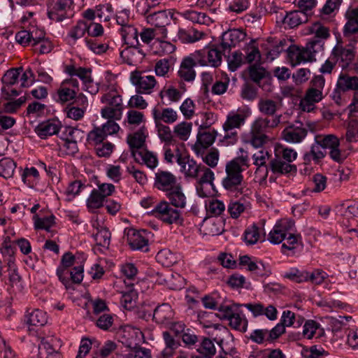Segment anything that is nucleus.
Here are the masks:
<instances>
[{
    "label": "nucleus",
    "instance_id": "a19ab883",
    "mask_svg": "<svg viewBox=\"0 0 358 358\" xmlns=\"http://www.w3.org/2000/svg\"><path fill=\"white\" fill-rule=\"evenodd\" d=\"M172 57L164 58L157 61L155 66V71L157 76L167 77L169 72L172 69Z\"/></svg>",
    "mask_w": 358,
    "mask_h": 358
},
{
    "label": "nucleus",
    "instance_id": "3c124183",
    "mask_svg": "<svg viewBox=\"0 0 358 358\" xmlns=\"http://www.w3.org/2000/svg\"><path fill=\"white\" fill-rule=\"evenodd\" d=\"M77 92L75 89L67 87L62 84L57 90V101L61 103H66L76 98Z\"/></svg>",
    "mask_w": 358,
    "mask_h": 358
},
{
    "label": "nucleus",
    "instance_id": "49530a36",
    "mask_svg": "<svg viewBox=\"0 0 358 358\" xmlns=\"http://www.w3.org/2000/svg\"><path fill=\"white\" fill-rule=\"evenodd\" d=\"M303 358H327L329 352L322 347L313 345L308 348H304L301 351Z\"/></svg>",
    "mask_w": 358,
    "mask_h": 358
},
{
    "label": "nucleus",
    "instance_id": "f8f14e48",
    "mask_svg": "<svg viewBox=\"0 0 358 358\" xmlns=\"http://www.w3.org/2000/svg\"><path fill=\"white\" fill-rule=\"evenodd\" d=\"M177 185L176 178L171 172L159 171L155 173V186L158 189L168 192Z\"/></svg>",
    "mask_w": 358,
    "mask_h": 358
},
{
    "label": "nucleus",
    "instance_id": "b1692460",
    "mask_svg": "<svg viewBox=\"0 0 358 358\" xmlns=\"http://www.w3.org/2000/svg\"><path fill=\"white\" fill-rule=\"evenodd\" d=\"M269 165L271 170L274 173L287 174L296 171L295 165L287 162L276 155H275L274 158L271 159Z\"/></svg>",
    "mask_w": 358,
    "mask_h": 358
},
{
    "label": "nucleus",
    "instance_id": "79ce46f5",
    "mask_svg": "<svg viewBox=\"0 0 358 358\" xmlns=\"http://www.w3.org/2000/svg\"><path fill=\"white\" fill-rule=\"evenodd\" d=\"M199 355H203L208 358H213L216 353V348L212 340L208 338H203L199 347L196 349Z\"/></svg>",
    "mask_w": 358,
    "mask_h": 358
},
{
    "label": "nucleus",
    "instance_id": "f257e3e1",
    "mask_svg": "<svg viewBox=\"0 0 358 358\" xmlns=\"http://www.w3.org/2000/svg\"><path fill=\"white\" fill-rule=\"evenodd\" d=\"M249 158L247 154L235 157L226 164V176L222 179V185L225 189L234 193L236 196L247 195L250 192L243 180L242 172L244 167H248Z\"/></svg>",
    "mask_w": 358,
    "mask_h": 358
},
{
    "label": "nucleus",
    "instance_id": "ddd939ff",
    "mask_svg": "<svg viewBox=\"0 0 358 358\" xmlns=\"http://www.w3.org/2000/svg\"><path fill=\"white\" fill-rule=\"evenodd\" d=\"M246 36L245 32L241 29H230L223 33L222 36L221 48L224 51L230 50L235 47L241 41H243Z\"/></svg>",
    "mask_w": 358,
    "mask_h": 358
},
{
    "label": "nucleus",
    "instance_id": "de8ad7c7",
    "mask_svg": "<svg viewBox=\"0 0 358 358\" xmlns=\"http://www.w3.org/2000/svg\"><path fill=\"white\" fill-rule=\"evenodd\" d=\"M207 213L211 216L221 215L225 210L224 203L218 199H213L206 205Z\"/></svg>",
    "mask_w": 358,
    "mask_h": 358
},
{
    "label": "nucleus",
    "instance_id": "37998d69",
    "mask_svg": "<svg viewBox=\"0 0 358 358\" xmlns=\"http://www.w3.org/2000/svg\"><path fill=\"white\" fill-rule=\"evenodd\" d=\"M22 68H13L8 70L1 78L3 86H13L18 82Z\"/></svg>",
    "mask_w": 358,
    "mask_h": 358
},
{
    "label": "nucleus",
    "instance_id": "c85d7f7f",
    "mask_svg": "<svg viewBox=\"0 0 358 358\" xmlns=\"http://www.w3.org/2000/svg\"><path fill=\"white\" fill-rule=\"evenodd\" d=\"M306 34H314L316 38L315 40H320L323 45V40L329 37V29L324 26L321 22H316L306 28Z\"/></svg>",
    "mask_w": 358,
    "mask_h": 358
},
{
    "label": "nucleus",
    "instance_id": "5701e85b",
    "mask_svg": "<svg viewBox=\"0 0 358 358\" xmlns=\"http://www.w3.org/2000/svg\"><path fill=\"white\" fill-rule=\"evenodd\" d=\"M166 196L169 203L177 208H184L187 204V197L182 187L178 184L173 189L167 192Z\"/></svg>",
    "mask_w": 358,
    "mask_h": 358
},
{
    "label": "nucleus",
    "instance_id": "58836bf2",
    "mask_svg": "<svg viewBox=\"0 0 358 358\" xmlns=\"http://www.w3.org/2000/svg\"><path fill=\"white\" fill-rule=\"evenodd\" d=\"M192 124L187 122H182L173 127L174 137L178 138L181 141H187L191 134Z\"/></svg>",
    "mask_w": 358,
    "mask_h": 358
},
{
    "label": "nucleus",
    "instance_id": "0e129e2a",
    "mask_svg": "<svg viewBox=\"0 0 358 358\" xmlns=\"http://www.w3.org/2000/svg\"><path fill=\"white\" fill-rule=\"evenodd\" d=\"M249 338L257 344H262L264 342H269L268 329H255L250 334Z\"/></svg>",
    "mask_w": 358,
    "mask_h": 358
},
{
    "label": "nucleus",
    "instance_id": "338daca9",
    "mask_svg": "<svg viewBox=\"0 0 358 358\" xmlns=\"http://www.w3.org/2000/svg\"><path fill=\"white\" fill-rule=\"evenodd\" d=\"M346 141L349 143L358 141V122L357 120H350L347 127L345 134Z\"/></svg>",
    "mask_w": 358,
    "mask_h": 358
},
{
    "label": "nucleus",
    "instance_id": "7ed1b4c3",
    "mask_svg": "<svg viewBox=\"0 0 358 358\" xmlns=\"http://www.w3.org/2000/svg\"><path fill=\"white\" fill-rule=\"evenodd\" d=\"M322 50V44L320 40H311L306 47H299L295 45H290L287 50V57L292 66L298 65L302 62L315 60V53Z\"/></svg>",
    "mask_w": 358,
    "mask_h": 358
},
{
    "label": "nucleus",
    "instance_id": "cd10ccee",
    "mask_svg": "<svg viewBox=\"0 0 358 358\" xmlns=\"http://www.w3.org/2000/svg\"><path fill=\"white\" fill-rule=\"evenodd\" d=\"M137 45H129L121 52V56L127 58V63L129 64H136L141 62L145 57L143 52L139 50Z\"/></svg>",
    "mask_w": 358,
    "mask_h": 358
},
{
    "label": "nucleus",
    "instance_id": "e2e57ef3",
    "mask_svg": "<svg viewBox=\"0 0 358 358\" xmlns=\"http://www.w3.org/2000/svg\"><path fill=\"white\" fill-rule=\"evenodd\" d=\"M34 227L36 229H45L49 231L54 224L55 216L52 215L50 216L41 218L37 215H34Z\"/></svg>",
    "mask_w": 358,
    "mask_h": 358
},
{
    "label": "nucleus",
    "instance_id": "c03bdc74",
    "mask_svg": "<svg viewBox=\"0 0 358 358\" xmlns=\"http://www.w3.org/2000/svg\"><path fill=\"white\" fill-rule=\"evenodd\" d=\"M27 323L30 326L42 327L47 323L46 313L38 309L32 311L27 317Z\"/></svg>",
    "mask_w": 358,
    "mask_h": 358
},
{
    "label": "nucleus",
    "instance_id": "1a4fd4ad",
    "mask_svg": "<svg viewBox=\"0 0 358 358\" xmlns=\"http://www.w3.org/2000/svg\"><path fill=\"white\" fill-rule=\"evenodd\" d=\"M201 66H218L222 62L221 52L216 48H204L192 54Z\"/></svg>",
    "mask_w": 358,
    "mask_h": 358
},
{
    "label": "nucleus",
    "instance_id": "423d86ee",
    "mask_svg": "<svg viewBox=\"0 0 358 358\" xmlns=\"http://www.w3.org/2000/svg\"><path fill=\"white\" fill-rule=\"evenodd\" d=\"M142 14L145 16L148 24L159 29L162 38L167 37V29L166 27L171 23L172 13L171 11L159 10L151 12L148 9L143 10Z\"/></svg>",
    "mask_w": 358,
    "mask_h": 358
},
{
    "label": "nucleus",
    "instance_id": "4d7b16f0",
    "mask_svg": "<svg viewBox=\"0 0 358 358\" xmlns=\"http://www.w3.org/2000/svg\"><path fill=\"white\" fill-rule=\"evenodd\" d=\"M316 141L321 144L324 149H331L333 147H339L340 142L339 139L334 135L329 134L324 136H317L315 137Z\"/></svg>",
    "mask_w": 358,
    "mask_h": 358
},
{
    "label": "nucleus",
    "instance_id": "4be33fe9",
    "mask_svg": "<svg viewBox=\"0 0 358 358\" xmlns=\"http://www.w3.org/2000/svg\"><path fill=\"white\" fill-rule=\"evenodd\" d=\"M257 108L262 115L273 118L278 116L276 112L280 108V104L271 99L261 98L258 101Z\"/></svg>",
    "mask_w": 358,
    "mask_h": 358
},
{
    "label": "nucleus",
    "instance_id": "9b49d317",
    "mask_svg": "<svg viewBox=\"0 0 358 358\" xmlns=\"http://www.w3.org/2000/svg\"><path fill=\"white\" fill-rule=\"evenodd\" d=\"M176 162L180 166L181 171L186 177L196 178L199 176V170L202 164H198L189 156L182 157L181 153L176 155Z\"/></svg>",
    "mask_w": 358,
    "mask_h": 358
},
{
    "label": "nucleus",
    "instance_id": "a18cd8bd",
    "mask_svg": "<svg viewBox=\"0 0 358 358\" xmlns=\"http://www.w3.org/2000/svg\"><path fill=\"white\" fill-rule=\"evenodd\" d=\"M228 321L231 328L241 332H245L247 331L248 320L243 315H241L238 311H236Z\"/></svg>",
    "mask_w": 358,
    "mask_h": 358
},
{
    "label": "nucleus",
    "instance_id": "8fccbe9b",
    "mask_svg": "<svg viewBox=\"0 0 358 358\" xmlns=\"http://www.w3.org/2000/svg\"><path fill=\"white\" fill-rule=\"evenodd\" d=\"M105 199H103L100 192L93 189L87 199V206L90 211H93L103 206Z\"/></svg>",
    "mask_w": 358,
    "mask_h": 358
},
{
    "label": "nucleus",
    "instance_id": "774afa93",
    "mask_svg": "<svg viewBox=\"0 0 358 358\" xmlns=\"http://www.w3.org/2000/svg\"><path fill=\"white\" fill-rule=\"evenodd\" d=\"M199 178L198 182L200 185L203 184H212L215 179L214 173L211 169L202 165L199 170Z\"/></svg>",
    "mask_w": 358,
    "mask_h": 358
},
{
    "label": "nucleus",
    "instance_id": "f704fd0d",
    "mask_svg": "<svg viewBox=\"0 0 358 358\" xmlns=\"http://www.w3.org/2000/svg\"><path fill=\"white\" fill-rule=\"evenodd\" d=\"M325 156V150L317 141L312 145L310 151L304 155L306 163H310L312 160L318 162Z\"/></svg>",
    "mask_w": 358,
    "mask_h": 358
},
{
    "label": "nucleus",
    "instance_id": "aec40b11",
    "mask_svg": "<svg viewBox=\"0 0 358 358\" xmlns=\"http://www.w3.org/2000/svg\"><path fill=\"white\" fill-rule=\"evenodd\" d=\"M124 235L127 242L132 250H143L148 246V241L143 234L134 229H126Z\"/></svg>",
    "mask_w": 358,
    "mask_h": 358
},
{
    "label": "nucleus",
    "instance_id": "a878e982",
    "mask_svg": "<svg viewBox=\"0 0 358 358\" xmlns=\"http://www.w3.org/2000/svg\"><path fill=\"white\" fill-rule=\"evenodd\" d=\"M153 320L159 324L169 322L173 317V311L168 303L157 306L152 315Z\"/></svg>",
    "mask_w": 358,
    "mask_h": 358
},
{
    "label": "nucleus",
    "instance_id": "20e7f679",
    "mask_svg": "<svg viewBox=\"0 0 358 358\" xmlns=\"http://www.w3.org/2000/svg\"><path fill=\"white\" fill-rule=\"evenodd\" d=\"M152 213L157 218L166 224L181 225L183 223L181 211L168 201H162L158 203Z\"/></svg>",
    "mask_w": 358,
    "mask_h": 358
},
{
    "label": "nucleus",
    "instance_id": "c756f323",
    "mask_svg": "<svg viewBox=\"0 0 358 358\" xmlns=\"http://www.w3.org/2000/svg\"><path fill=\"white\" fill-rule=\"evenodd\" d=\"M65 72L72 76L78 77L83 84H90L92 83L91 71L89 69L79 67L76 68L73 65L66 66Z\"/></svg>",
    "mask_w": 358,
    "mask_h": 358
},
{
    "label": "nucleus",
    "instance_id": "dca6fc26",
    "mask_svg": "<svg viewBox=\"0 0 358 358\" xmlns=\"http://www.w3.org/2000/svg\"><path fill=\"white\" fill-rule=\"evenodd\" d=\"M281 115L275 116L272 119L267 117H259L257 118L251 125V134H265L269 128L276 127L280 122Z\"/></svg>",
    "mask_w": 358,
    "mask_h": 358
},
{
    "label": "nucleus",
    "instance_id": "473e14b6",
    "mask_svg": "<svg viewBox=\"0 0 358 358\" xmlns=\"http://www.w3.org/2000/svg\"><path fill=\"white\" fill-rule=\"evenodd\" d=\"M120 32L124 43L129 45H138V31L132 25L121 27Z\"/></svg>",
    "mask_w": 358,
    "mask_h": 358
},
{
    "label": "nucleus",
    "instance_id": "bf43d9fd",
    "mask_svg": "<svg viewBox=\"0 0 358 358\" xmlns=\"http://www.w3.org/2000/svg\"><path fill=\"white\" fill-rule=\"evenodd\" d=\"M157 259L159 262L167 267L171 266L177 262L174 254L167 250L159 251L157 255Z\"/></svg>",
    "mask_w": 358,
    "mask_h": 358
},
{
    "label": "nucleus",
    "instance_id": "603ef678",
    "mask_svg": "<svg viewBox=\"0 0 358 358\" xmlns=\"http://www.w3.org/2000/svg\"><path fill=\"white\" fill-rule=\"evenodd\" d=\"M89 29V25L84 21H78L69 32L68 36L75 42L82 38Z\"/></svg>",
    "mask_w": 358,
    "mask_h": 358
},
{
    "label": "nucleus",
    "instance_id": "680f3d73",
    "mask_svg": "<svg viewBox=\"0 0 358 358\" xmlns=\"http://www.w3.org/2000/svg\"><path fill=\"white\" fill-rule=\"evenodd\" d=\"M320 327V324L313 320L306 321L303 327V336L308 339L313 338L318 330L322 331Z\"/></svg>",
    "mask_w": 358,
    "mask_h": 358
},
{
    "label": "nucleus",
    "instance_id": "6ab92c4d",
    "mask_svg": "<svg viewBox=\"0 0 358 358\" xmlns=\"http://www.w3.org/2000/svg\"><path fill=\"white\" fill-rule=\"evenodd\" d=\"M286 41L285 40H276L269 37L262 44V48L266 51V59L273 61L284 50Z\"/></svg>",
    "mask_w": 358,
    "mask_h": 358
},
{
    "label": "nucleus",
    "instance_id": "72a5a7b5",
    "mask_svg": "<svg viewBox=\"0 0 358 358\" xmlns=\"http://www.w3.org/2000/svg\"><path fill=\"white\" fill-rule=\"evenodd\" d=\"M246 116L243 114L230 113L227 120L223 124L222 127L229 129L236 130L240 128L245 121Z\"/></svg>",
    "mask_w": 358,
    "mask_h": 358
},
{
    "label": "nucleus",
    "instance_id": "f03ea898",
    "mask_svg": "<svg viewBox=\"0 0 358 358\" xmlns=\"http://www.w3.org/2000/svg\"><path fill=\"white\" fill-rule=\"evenodd\" d=\"M301 239L299 234H294V222L288 220L278 221L268 236V241L273 244L278 245L285 241L281 252L286 255H289L288 252H293L296 248L301 243Z\"/></svg>",
    "mask_w": 358,
    "mask_h": 358
},
{
    "label": "nucleus",
    "instance_id": "2f4dec72",
    "mask_svg": "<svg viewBox=\"0 0 358 358\" xmlns=\"http://www.w3.org/2000/svg\"><path fill=\"white\" fill-rule=\"evenodd\" d=\"M145 138L146 135L143 129H139L136 132L128 135L127 142L129 145L131 151L138 150L143 148Z\"/></svg>",
    "mask_w": 358,
    "mask_h": 358
},
{
    "label": "nucleus",
    "instance_id": "e433bc0d",
    "mask_svg": "<svg viewBox=\"0 0 358 358\" xmlns=\"http://www.w3.org/2000/svg\"><path fill=\"white\" fill-rule=\"evenodd\" d=\"M155 127L159 139L166 145L173 144L176 142L173 131H172L169 126L164 124H155Z\"/></svg>",
    "mask_w": 358,
    "mask_h": 358
},
{
    "label": "nucleus",
    "instance_id": "412c9836",
    "mask_svg": "<svg viewBox=\"0 0 358 358\" xmlns=\"http://www.w3.org/2000/svg\"><path fill=\"white\" fill-rule=\"evenodd\" d=\"M61 128L59 120L52 119L40 123L35 129L36 132L41 138H46L58 133Z\"/></svg>",
    "mask_w": 358,
    "mask_h": 358
},
{
    "label": "nucleus",
    "instance_id": "6e6552de",
    "mask_svg": "<svg viewBox=\"0 0 358 358\" xmlns=\"http://www.w3.org/2000/svg\"><path fill=\"white\" fill-rule=\"evenodd\" d=\"M73 0H53L48 11V17L56 22L71 16Z\"/></svg>",
    "mask_w": 358,
    "mask_h": 358
},
{
    "label": "nucleus",
    "instance_id": "864d4df0",
    "mask_svg": "<svg viewBox=\"0 0 358 358\" xmlns=\"http://www.w3.org/2000/svg\"><path fill=\"white\" fill-rule=\"evenodd\" d=\"M211 331V335L214 336V340L221 346L227 336H230L229 329L221 324H214Z\"/></svg>",
    "mask_w": 358,
    "mask_h": 358
},
{
    "label": "nucleus",
    "instance_id": "13d9d810",
    "mask_svg": "<svg viewBox=\"0 0 358 358\" xmlns=\"http://www.w3.org/2000/svg\"><path fill=\"white\" fill-rule=\"evenodd\" d=\"M260 238L259 228L255 224L249 227L244 233V240L248 245H253L258 242Z\"/></svg>",
    "mask_w": 358,
    "mask_h": 358
},
{
    "label": "nucleus",
    "instance_id": "ea45409f",
    "mask_svg": "<svg viewBox=\"0 0 358 358\" xmlns=\"http://www.w3.org/2000/svg\"><path fill=\"white\" fill-rule=\"evenodd\" d=\"M180 15L184 18L194 23L208 24L210 22V18L204 13L196 12L195 10H186L180 13Z\"/></svg>",
    "mask_w": 358,
    "mask_h": 358
},
{
    "label": "nucleus",
    "instance_id": "69168bd1",
    "mask_svg": "<svg viewBox=\"0 0 358 358\" xmlns=\"http://www.w3.org/2000/svg\"><path fill=\"white\" fill-rule=\"evenodd\" d=\"M176 50V46L166 41H158L156 45V53L160 56L171 55Z\"/></svg>",
    "mask_w": 358,
    "mask_h": 358
},
{
    "label": "nucleus",
    "instance_id": "2eb2a0df",
    "mask_svg": "<svg viewBox=\"0 0 358 358\" xmlns=\"http://www.w3.org/2000/svg\"><path fill=\"white\" fill-rule=\"evenodd\" d=\"M216 135L217 132L215 130L207 131L203 130V128H201L197 134L196 142L192 148L194 152L199 155L203 149L210 147L214 143Z\"/></svg>",
    "mask_w": 358,
    "mask_h": 358
},
{
    "label": "nucleus",
    "instance_id": "4c0bfd02",
    "mask_svg": "<svg viewBox=\"0 0 358 358\" xmlns=\"http://www.w3.org/2000/svg\"><path fill=\"white\" fill-rule=\"evenodd\" d=\"M16 167V163L11 158L1 159L0 160V176L6 179L12 178Z\"/></svg>",
    "mask_w": 358,
    "mask_h": 358
},
{
    "label": "nucleus",
    "instance_id": "393cba45",
    "mask_svg": "<svg viewBox=\"0 0 358 358\" xmlns=\"http://www.w3.org/2000/svg\"><path fill=\"white\" fill-rule=\"evenodd\" d=\"M132 156L136 161L144 164L151 169L157 167L158 164L157 156L153 152L148 150H133Z\"/></svg>",
    "mask_w": 358,
    "mask_h": 358
},
{
    "label": "nucleus",
    "instance_id": "7c9ffc66",
    "mask_svg": "<svg viewBox=\"0 0 358 358\" xmlns=\"http://www.w3.org/2000/svg\"><path fill=\"white\" fill-rule=\"evenodd\" d=\"M250 209V203L248 201H231L227 207V210L232 218H238L243 213Z\"/></svg>",
    "mask_w": 358,
    "mask_h": 358
},
{
    "label": "nucleus",
    "instance_id": "f3484780",
    "mask_svg": "<svg viewBox=\"0 0 358 358\" xmlns=\"http://www.w3.org/2000/svg\"><path fill=\"white\" fill-rule=\"evenodd\" d=\"M332 53L342 69L347 68L355 57L353 48L351 45L343 47L338 44L334 48Z\"/></svg>",
    "mask_w": 358,
    "mask_h": 358
},
{
    "label": "nucleus",
    "instance_id": "052dcab7",
    "mask_svg": "<svg viewBox=\"0 0 358 358\" xmlns=\"http://www.w3.org/2000/svg\"><path fill=\"white\" fill-rule=\"evenodd\" d=\"M284 276L294 282L300 283L307 281L308 271L304 270L300 271L294 268L286 272Z\"/></svg>",
    "mask_w": 358,
    "mask_h": 358
},
{
    "label": "nucleus",
    "instance_id": "c9c22d12",
    "mask_svg": "<svg viewBox=\"0 0 358 358\" xmlns=\"http://www.w3.org/2000/svg\"><path fill=\"white\" fill-rule=\"evenodd\" d=\"M39 358H60L59 354L52 348L50 341L42 338L38 345Z\"/></svg>",
    "mask_w": 358,
    "mask_h": 358
},
{
    "label": "nucleus",
    "instance_id": "5fc2aeb1",
    "mask_svg": "<svg viewBox=\"0 0 358 358\" xmlns=\"http://www.w3.org/2000/svg\"><path fill=\"white\" fill-rule=\"evenodd\" d=\"M94 238L97 245L107 248L110 242V233L106 228L101 227L94 234Z\"/></svg>",
    "mask_w": 358,
    "mask_h": 358
},
{
    "label": "nucleus",
    "instance_id": "39448f33",
    "mask_svg": "<svg viewBox=\"0 0 358 358\" xmlns=\"http://www.w3.org/2000/svg\"><path fill=\"white\" fill-rule=\"evenodd\" d=\"M101 102L106 105L101 110L102 117L120 120L122 115L123 104L122 96L119 94L102 96Z\"/></svg>",
    "mask_w": 358,
    "mask_h": 358
},
{
    "label": "nucleus",
    "instance_id": "0eeeda50",
    "mask_svg": "<svg viewBox=\"0 0 358 358\" xmlns=\"http://www.w3.org/2000/svg\"><path fill=\"white\" fill-rule=\"evenodd\" d=\"M130 81L135 86L138 94H151L157 84L155 76H148L137 71L131 72Z\"/></svg>",
    "mask_w": 358,
    "mask_h": 358
},
{
    "label": "nucleus",
    "instance_id": "4468645a",
    "mask_svg": "<svg viewBox=\"0 0 358 358\" xmlns=\"http://www.w3.org/2000/svg\"><path fill=\"white\" fill-rule=\"evenodd\" d=\"M308 134L307 129L303 127L301 122L291 125L282 131L284 139L289 143H300L305 138Z\"/></svg>",
    "mask_w": 358,
    "mask_h": 358
},
{
    "label": "nucleus",
    "instance_id": "a211bd4d",
    "mask_svg": "<svg viewBox=\"0 0 358 358\" xmlns=\"http://www.w3.org/2000/svg\"><path fill=\"white\" fill-rule=\"evenodd\" d=\"M198 64L194 55L191 54L189 56L185 57L180 66L178 71L179 76L185 81H193L196 76V72L194 67Z\"/></svg>",
    "mask_w": 358,
    "mask_h": 358
},
{
    "label": "nucleus",
    "instance_id": "09e8293b",
    "mask_svg": "<svg viewBox=\"0 0 358 358\" xmlns=\"http://www.w3.org/2000/svg\"><path fill=\"white\" fill-rule=\"evenodd\" d=\"M357 85L358 78L356 76L350 77L341 75L340 76L337 83L338 87L343 91L354 90Z\"/></svg>",
    "mask_w": 358,
    "mask_h": 358
},
{
    "label": "nucleus",
    "instance_id": "bb28decb",
    "mask_svg": "<svg viewBox=\"0 0 358 358\" xmlns=\"http://www.w3.org/2000/svg\"><path fill=\"white\" fill-rule=\"evenodd\" d=\"M306 13L301 10L291 11L283 17L282 22L289 28H294L308 21Z\"/></svg>",
    "mask_w": 358,
    "mask_h": 358
},
{
    "label": "nucleus",
    "instance_id": "6e6d98bb",
    "mask_svg": "<svg viewBox=\"0 0 358 358\" xmlns=\"http://www.w3.org/2000/svg\"><path fill=\"white\" fill-rule=\"evenodd\" d=\"M238 304H220L217 307L218 316L222 320H229L237 311Z\"/></svg>",
    "mask_w": 358,
    "mask_h": 358
},
{
    "label": "nucleus",
    "instance_id": "9d476101",
    "mask_svg": "<svg viewBox=\"0 0 358 358\" xmlns=\"http://www.w3.org/2000/svg\"><path fill=\"white\" fill-rule=\"evenodd\" d=\"M152 116L155 124H172L178 118V113L172 108H162L159 105L152 109Z\"/></svg>",
    "mask_w": 358,
    "mask_h": 358
}]
</instances>
